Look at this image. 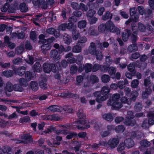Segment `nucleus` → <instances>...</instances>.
I'll return each mask as SVG.
<instances>
[{
    "instance_id": "5fc2aeb1",
    "label": "nucleus",
    "mask_w": 154,
    "mask_h": 154,
    "mask_svg": "<svg viewBox=\"0 0 154 154\" xmlns=\"http://www.w3.org/2000/svg\"><path fill=\"white\" fill-rule=\"evenodd\" d=\"M90 79L92 83L94 84L98 82L99 81V79L98 77L95 75H92L91 76Z\"/></svg>"
},
{
    "instance_id": "e2e57ef3",
    "label": "nucleus",
    "mask_w": 154,
    "mask_h": 154,
    "mask_svg": "<svg viewBox=\"0 0 154 154\" xmlns=\"http://www.w3.org/2000/svg\"><path fill=\"white\" fill-rule=\"evenodd\" d=\"M76 146L73 148L75 152L77 154H78L79 152V148L81 146V143L80 142H77L76 144Z\"/></svg>"
},
{
    "instance_id": "4d7b16f0",
    "label": "nucleus",
    "mask_w": 154,
    "mask_h": 154,
    "mask_svg": "<svg viewBox=\"0 0 154 154\" xmlns=\"http://www.w3.org/2000/svg\"><path fill=\"white\" fill-rule=\"evenodd\" d=\"M125 145L123 142L121 143L117 148V150L119 152H121L125 148Z\"/></svg>"
},
{
    "instance_id": "13d9d810",
    "label": "nucleus",
    "mask_w": 154,
    "mask_h": 154,
    "mask_svg": "<svg viewBox=\"0 0 154 154\" xmlns=\"http://www.w3.org/2000/svg\"><path fill=\"white\" fill-rule=\"evenodd\" d=\"M141 125L143 128H147L149 127V125L147 119H144Z\"/></svg>"
},
{
    "instance_id": "6ab92c4d",
    "label": "nucleus",
    "mask_w": 154,
    "mask_h": 154,
    "mask_svg": "<svg viewBox=\"0 0 154 154\" xmlns=\"http://www.w3.org/2000/svg\"><path fill=\"white\" fill-rule=\"evenodd\" d=\"M14 85L10 82H8L6 84V85L5 88V91L11 92L14 90Z\"/></svg>"
},
{
    "instance_id": "7ed1b4c3",
    "label": "nucleus",
    "mask_w": 154,
    "mask_h": 154,
    "mask_svg": "<svg viewBox=\"0 0 154 154\" xmlns=\"http://www.w3.org/2000/svg\"><path fill=\"white\" fill-rule=\"evenodd\" d=\"M21 141L23 143L27 144L32 143L33 142L32 136L26 134H24L22 136Z\"/></svg>"
},
{
    "instance_id": "c85d7f7f",
    "label": "nucleus",
    "mask_w": 154,
    "mask_h": 154,
    "mask_svg": "<svg viewBox=\"0 0 154 154\" xmlns=\"http://www.w3.org/2000/svg\"><path fill=\"white\" fill-rule=\"evenodd\" d=\"M112 14H110L109 11H107L102 17V19L103 20H106L108 19H111L112 17Z\"/></svg>"
},
{
    "instance_id": "a18cd8bd",
    "label": "nucleus",
    "mask_w": 154,
    "mask_h": 154,
    "mask_svg": "<svg viewBox=\"0 0 154 154\" xmlns=\"http://www.w3.org/2000/svg\"><path fill=\"white\" fill-rule=\"evenodd\" d=\"M18 81L19 84L21 85L22 86L26 87L27 85V81L26 80L23 78H21L18 79Z\"/></svg>"
},
{
    "instance_id": "bf43d9fd",
    "label": "nucleus",
    "mask_w": 154,
    "mask_h": 154,
    "mask_svg": "<svg viewBox=\"0 0 154 154\" xmlns=\"http://www.w3.org/2000/svg\"><path fill=\"white\" fill-rule=\"evenodd\" d=\"M135 116L134 115V112L132 111H128L127 113V115L126 117V119H133L134 118Z\"/></svg>"
},
{
    "instance_id": "69168bd1",
    "label": "nucleus",
    "mask_w": 154,
    "mask_h": 154,
    "mask_svg": "<svg viewBox=\"0 0 154 154\" xmlns=\"http://www.w3.org/2000/svg\"><path fill=\"white\" fill-rule=\"evenodd\" d=\"M49 118L50 119V120L57 121L60 119V118L56 114L49 115Z\"/></svg>"
},
{
    "instance_id": "f03ea898",
    "label": "nucleus",
    "mask_w": 154,
    "mask_h": 154,
    "mask_svg": "<svg viewBox=\"0 0 154 154\" xmlns=\"http://www.w3.org/2000/svg\"><path fill=\"white\" fill-rule=\"evenodd\" d=\"M107 30H109L110 32L116 33V34H120V30L117 27L114 26V24L110 20L108 21L106 23Z\"/></svg>"
},
{
    "instance_id": "423d86ee",
    "label": "nucleus",
    "mask_w": 154,
    "mask_h": 154,
    "mask_svg": "<svg viewBox=\"0 0 154 154\" xmlns=\"http://www.w3.org/2000/svg\"><path fill=\"white\" fill-rule=\"evenodd\" d=\"M54 68H55V65L53 64L45 63L43 65V68L44 71L47 73L50 72L52 69H54Z\"/></svg>"
},
{
    "instance_id": "4be33fe9",
    "label": "nucleus",
    "mask_w": 154,
    "mask_h": 154,
    "mask_svg": "<svg viewBox=\"0 0 154 154\" xmlns=\"http://www.w3.org/2000/svg\"><path fill=\"white\" fill-rule=\"evenodd\" d=\"M47 109L51 111L59 112L61 111V108L57 105H54L49 106Z\"/></svg>"
},
{
    "instance_id": "a878e982",
    "label": "nucleus",
    "mask_w": 154,
    "mask_h": 154,
    "mask_svg": "<svg viewBox=\"0 0 154 154\" xmlns=\"http://www.w3.org/2000/svg\"><path fill=\"white\" fill-rule=\"evenodd\" d=\"M41 48L42 52L45 53L47 51L51 49V46L49 44H44L42 45Z\"/></svg>"
},
{
    "instance_id": "de8ad7c7",
    "label": "nucleus",
    "mask_w": 154,
    "mask_h": 154,
    "mask_svg": "<svg viewBox=\"0 0 154 154\" xmlns=\"http://www.w3.org/2000/svg\"><path fill=\"white\" fill-rule=\"evenodd\" d=\"M98 29L99 31L103 32L107 30V26L106 24H102L100 25L98 27Z\"/></svg>"
},
{
    "instance_id": "c9c22d12",
    "label": "nucleus",
    "mask_w": 154,
    "mask_h": 154,
    "mask_svg": "<svg viewBox=\"0 0 154 154\" xmlns=\"http://www.w3.org/2000/svg\"><path fill=\"white\" fill-rule=\"evenodd\" d=\"M95 56L96 59L98 60L101 61L103 58L102 52L100 50H98L96 52V54H94Z\"/></svg>"
},
{
    "instance_id": "4468645a",
    "label": "nucleus",
    "mask_w": 154,
    "mask_h": 154,
    "mask_svg": "<svg viewBox=\"0 0 154 154\" xmlns=\"http://www.w3.org/2000/svg\"><path fill=\"white\" fill-rule=\"evenodd\" d=\"M88 34L91 36H96L98 35L99 32L95 26H92L89 29Z\"/></svg>"
},
{
    "instance_id": "338daca9",
    "label": "nucleus",
    "mask_w": 154,
    "mask_h": 154,
    "mask_svg": "<svg viewBox=\"0 0 154 154\" xmlns=\"http://www.w3.org/2000/svg\"><path fill=\"white\" fill-rule=\"evenodd\" d=\"M71 7L74 9L79 10L80 9V5H79L77 3L73 2L71 4Z\"/></svg>"
},
{
    "instance_id": "b1692460",
    "label": "nucleus",
    "mask_w": 154,
    "mask_h": 154,
    "mask_svg": "<svg viewBox=\"0 0 154 154\" xmlns=\"http://www.w3.org/2000/svg\"><path fill=\"white\" fill-rule=\"evenodd\" d=\"M103 118L107 121L111 122L113 119V117L111 113H106L103 115Z\"/></svg>"
},
{
    "instance_id": "37998d69",
    "label": "nucleus",
    "mask_w": 154,
    "mask_h": 154,
    "mask_svg": "<svg viewBox=\"0 0 154 154\" xmlns=\"http://www.w3.org/2000/svg\"><path fill=\"white\" fill-rule=\"evenodd\" d=\"M24 48L23 45L20 46L15 49V53L17 54H21L23 52L24 50Z\"/></svg>"
},
{
    "instance_id": "6e6552de",
    "label": "nucleus",
    "mask_w": 154,
    "mask_h": 154,
    "mask_svg": "<svg viewBox=\"0 0 154 154\" xmlns=\"http://www.w3.org/2000/svg\"><path fill=\"white\" fill-rule=\"evenodd\" d=\"M73 28L70 30L72 31V35L73 39L77 40L80 37V33L79 30L76 29V26L73 25Z\"/></svg>"
},
{
    "instance_id": "e433bc0d",
    "label": "nucleus",
    "mask_w": 154,
    "mask_h": 154,
    "mask_svg": "<svg viewBox=\"0 0 154 154\" xmlns=\"http://www.w3.org/2000/svg\"><path fill=\"white\" fill-rule=\"evenodd\" d=\"M139 84V80L137 79H135L131 81V86L132 88H138Z\"/></svg>"
},
{
    "instance_id": "0eeeda50",
    "label": "nucleus",
    "mask_w": 154,
    "mask_h": 154,
    "mask_svg": "<svg viewBox=\"0 0 154 154\" xmlns=\"http://www.w3.org/2000/svg\"><path fill=\"white\" fill-rule=\"evenodd\" d=\"M50 57L54 60H56L60 59V56L57 51L55 49L51 50L50 52Z\"/></svg>"
},
{
    "instance_id": "9d476101",
    "label": "nucleus",
    "mask_w": 154,
    "mask_h": 154,
    "mask_svg": "<svg viewBox=\"0 0 154 154\" xmlns=\"http://www.w3.org/2000/svg\"><path fill=\"white\" fill-rule=\"evenodd\" d=\"M47 79L44 77L42 78V79L39 82L40 87L42 89L46 90L48 89V85L47 83Z\"/></svg>"
},
{
    "instance_id": "c03bdc74",
    "label": "nucleus",
    "mask_w": 154,
    "mask_h": 154,
    "mask_svg": "<svg viewBox=\"0 0 154 154\" xmlns=\"http://www.w3.org/2000/svg\"><path fill=\"white\" fill-rule=\"evenodd\" d=\"M140 144L144 147H148L150 145V143L146 140H142L140 142Z\"/></svg>"
},
{
    "instance_id": "dca6fc26",
    "label": "nucleus",
    "mask_w": 154,
    "mask_h": 154,
    "mask_svg": "<svg viewBox=\"0 0 154 154\" xmlns=\"http://www.w3.org/2000/svg\"><path fill=\"white\" fill-rule=\"evenodd\" d=\"M130 119H126L124 122L125 124L127 126H133L137 125V122L135 119L131 120Z\"/></svg>"
},
{
    "instance_id": "79ce46f5",
    "label": "nucleus",
    "mask_w": 154,
    "mask_h": 154,
    "mask_svg": "<svg viewBox=\"0 0 154 154\" xmlns=\"http://www.w3.org/2000/svg\"><path fill=\"white\" fill-rule=\"evenodd\" d=\"M87 41L86 38L85 36H83L79 39L77 43L84 47L85 45L84 44Z\"/></svg>"
},
{
    "instance_id": "052dcab7",
    "label": "nucleus",
    "mask_w": 154,
    "mask_h": 154,
    "mask_svg": "<svg viewBox=\"0 0 154 154\" xmlns=\"http://www.w3.org/2000/svg\"><path fill=\"white\" fill-rule=\"evenodd\" d=\"M95 13V11L94 10L90 9L87 12L86 16L88 17H92Z\"/></svg>"
},
{
    "instance_id": "2eb2a0df",
    "label": "nucleus",
    "mask_w": 154,
    "mask_h": 154,
    "mask_svg": "<svg viewBox=\"0 0 154 154\" xmlns=\"http://www.w3.org/2000/svg\"><path fill=\"white\" fill-rule=\"evenodd\" d=\"M139 61L137 60L136 62V63H131L129 64L127 66L129 71L131 72H133L135 73L136 72V71L135 70V66L137 65V63H138Z\"/></svg>"
},
{
    "instance_id": "4c0bfd02",
    "label": "nucleus",
    "mask_w": 154,
    "mask_h": 154,
    "mask_svg": "<svg viewBox=\"0 0 154 154\" xmlns=\"http://www.w3.org/2000/svg\"><path fill=\"white\" fill-rule=\"evenodd\" d=\"M101 79L103 82L107 83L109 82L110 80V77L108 75L104 74L102 76Z\"/></svg>"
},
{
    "instance_id": "680f3d73",
    "label": "nucleus",
    "mask_w": 154,
    "mask_h": 154,
    "mask_svg": "<svg viewBox=\"0 0 154 154\" xmlns=\"http://www.w3.org/2000/svg\"><path fill=\"white\" fill-rule=\"evenodd\" d=\"M78 69L77 67L75 65H73L70 67V73L71 74H73L76 72Z\"/></svg>"
},
{
    "instance_id": "8fccbe9b",
    "label": "nucleus",
    "mask_w": 154,
    "mask_h": 154,
    "mask_svg": "<svg viewBox=\"0 0 154 154\" xmlns=\"http://www.w3.org/2000/svg\"><path fill=\"white\" fill-rule=\"evenodd\" d=\"M131 94L132 96L131 100L132 101H134L136 100L137 97L138 96L139 94L137 91L136 90H134L131 93Z\"/></svg>"
},
{
    "instance_id": "0e129e2a",
    "label": "nucleus",
    "mask_w": 154,
    "mask_h": 154,
    "mask_svg": "<svg viewBox=\"0 0 154 154\" xmlns=\"http://www.w3.org/2000/svg\"><path fill=\"white\" fill-rule=\"evenodd\" d=\"M30 38L32 40L35 41L37 38V35L35 31H32L30 32Z\"/></svg>"
},
{
    "instance_id": "f8f14e48",
    "label": "nucleus",
    "mask_w": 154,
    "mask_h": 154,
    "mask_svg": "<svg viewBox=\"0 0 154 154\" xmlns=\"http://www.w3.org/2000/svg\"><path fill=\"white\" fill-rule=\"evenodd\" d=\"M152 85L150 76L147 77L143 79V85L145 87V88H149L151 89V86Z\"/></svg>"
},
{
    "instance_id": "f3484780",
    "label": "nucleus",
    "mask_w": 154,
    "mask_h": 154,
    "mask_svg": "<svg viewBox=\"0 0 154 154\" xmlns=\"http://www.w3.org/2000/svg\"><path fill=\"white\" fill-rule=\"evenodd\" d=\"M98 47L101 50H103L104 48H107L109 45V43L106 42H104L102 43L99 42L97 43Z\"/></svg>"
},
{
    "instance_id": "aec40b11",
    "label": "nucleus",
    "mask_w": 154,
    "mask_h": 154,
    "mask_svg": "<svg viewBox=\"0 0 154 154\" xmlns=\"http://www.w3.org/2000/svg\"><path fill=\"white\" fill-rule=\"evenodd\" d=\"M33 69L34 72H40L42 70V68L40 63L38 62H36L33 66Z\"/></svg>"
},
{
    "instance_id": "2f4dec72",
    "label": "nucleus",
    "mask_w": 154,
    "mask_h": 154,
    "mask_svg": "<svg viewBox=\"0 0 154 154\" xmlns=\"http://www.w3.org/2000/svg\"><path fill=\"white\" fill-rule=\"evenodd\" d=\"M84 69L85 72L88 73L92 70V65L91 63H87L84 65Z\"/></svg>"
},
{
    "instance_id": "473e14b6",
    "label": "nucleus",
    "mask_w": 154,
    "mask_h": 154,
    "mask_svg": "<svg viewBox=\"0 0 154 154\" xmlns=\"http://www.w3.org/2000/svg\"><path fill=\"white\" fill-rule=\"evenodd\" d=\"M14 90L15 91L22 92L23 89L21 85L20 84H16L14 85Z\"/></svg>"
},
{
    "instance_id": "9b49d317",
    "label": "nucleus",
    "mask_w": 154,
    "mask_h": 154,
    "mask_svg": "<svg viewBox=\"0 0 154 154\" xmlns=\"http://www.w3.org/2000/svg\"><path fill=\"white\" fill-rule=\"evenodd\" d=\"M26 68L24 66H22L17 69H14V71L16 74L22 76L24 74Z\"/></svg>"
},
{
    "instance_id": "20e7f679",
    "label": "nucleus",
    "mask_w": 154,
    "mask_h": 154,
    "mask_svg": "<svg viewBox=\"0 0 154 154\" xmlns=\"http://www.w3.org/2000/svg\"><path fill=\"white\" fill-rule=\"evenodd\" d=\"M119 143V140L118 138H114L110 139L107 142V144L111 149L116 147Z\"/></svg>"
},
{
    "instance_id": "864d4df0",
    "label": "nucleus",
    "mask_w": 154,
    "mask_h": 154,
    "mask_svg": "<svg viewBox=\"0 0 154 154\" xmlns=\"http://www.w3.org/2000/svg\"><path fill=\"white\" fill-rule=\"evenodd\" d=\"M125 128L124 126L119 125L116 127L115 128V131L117 132L120 133L123 132L125 130Z\"/></svg>"
},
{
    "instance_id": "58836bf2",
    "label": "nucleus",
    "mask_w": 154,
    "mask_h": 154,
    "mask_svg": "<svg viewBox=\"0 0 154 154\" xmlns=\"http://www.w3.org/2000/svg\"><path fill=\"white\" fill-rule=\"evenodd\" d=\"M63 39L65 43L67 45H69L72 41V39L70 36L66 34H65L63 36Z\"/></svg>"
},
{
    "instance_id": "393cba45",
    "label": "nucleus",
    "mask_w": 154,
    "mask_h": 154,
    "mask_svg": "<svg viewBox=\"0 0 154 154\" xmlns=\"http://www.w3.org/2000/svg\"><path fill=\"white\" fill-rule=\"evenodd\" d=\"M82 47L83 46L77 43L76 45L73 47L72 51L75 53L80 52L81 51Z\"/></svg>"
},
{
    "instance_id": "49530a36",
    "label": "nucleus",
    "mask_w": 154,
    "mask_h": 154,
    "mask_svg": "<svg viewBox=\"0 0 154 154\" xmlns=\"http://www.w3.org/2000/svg\"><path fill=\"white\" fill-rule=\"evenodd\" d=\"M140 56V54L139 52H136L132 53L130 58L131 60H136L139 58Z\"/></svg>"
},
{
    "instance_id": "09e8293b",
    "label": "nucleus",
    "mask_w": 154,
    "mask_h": 154,
    "mask_svg": "<svg viewBox=\"0 0 154 154\" xmlns=\"http://www.w3.org/2000/svg\"><path fill=\"white\" fill-rule=\"evenodd\" d=\"M110 89L108 87L103 86L102 88L101 93L102 94L107 95Z\"/></svg>"
},
{
    "instance_id": "cd10ccee",
    "label": "nucleus",
    "mask_w": 154,
    "mask_h": 154,
    "mask_svg": "<svg viewBox=\"0 0 154 154\" xmlns=\"http://www.w3.org/2000/svg\"><path fill=\"white\" fill-rule=\"evenodd\" d=\"M19 8L22 12H26L28 10V8L24 2L21 3L19 5Z\"/></svg>"
},
{
    "instance_id": "1a4fd4ad",
    "label": "nucleus",
    "mask_w": 154,
    "mask_h": 154,
    "mask_svg": "<svg viewBox=\"0 0 154 154\" xmlns=\"http://www.w3.org/2000/svg\"><path fill=\"white\" fill-rule=\"evenodd\" d=\"M98 50L97 49V46L95 44L94 42H91L88 48V51L89 53L93 55L96 54V52Z\"/></svg>"
},
{
    "instance_id": "a211bd4d",
    "label": "nucleus",
    "mask_w": 154,
    "mask_h": 154,
    "mask_svg": "<svg viewBox=\"0 0 154 154\" xmlns=\"http://www.w3.org/2000/svg\"><path fill=\"white\" fill-rule=\"evenodd\" d=\"M124 143L128 148H130L133 147L134 145L133 140L131 139H128L125 140Z\"/></svg>"
},
{
    "instance_id": "3c124183",
    "label": "nucleus",
    "mask_w": 154,
    "mask_h": 154,
    "mask_svg": "<svg viewBox=\"0 0 154 154\" xmlns=\"http://www.w3.org/2000/svg\"><path fill=\"white\" fill-rule=\"evenodd\" d=\"M138 29L140 31L145 33L146 26L140 22L138 23Z\"/></svg>"
},
{
    "instance_id": "f257e3e1",
    "label": "nucleus",
    "mask_w": 154,
    "mask_h": 154,
    "mask_svg": "<svg viewBox=\"0 0 154 154\" xmlns=\"http://www.w3.org/2000/svg\"><path fill=\"white\" fill-rule=\"evenodd\" d=\"M120 95L119 94H113L111 99L108 100L107 105L112 106L116 109L120 108L122 106L120 101Z\"/></svg>"
},
{
    "instance_id": "72a5a7b5",
    "label": "nucleus",
    "mask_w": 154,
    "mask_h": 154,
    "mask_svg": "<svg viewBox=\"0 0 154 154\" xmlns=\"http://www.w3.org/2000/svg\"><path fill=\"white\" fill-rule=\"evenodd\" d=\"M152 11L149 8H146L144 10V14L145 15L146 17H148L149 18H152Z\"/></svg>"
},
{
    "instance_id": "7c9ffc66",
    "label": "nucleus",
    "mask_w": 154,
    "mask_h": 154,
    "mask_svg": "<svg viewBox=\"0 0 154 154\" xmlns=\"http://www.w3.org/2000/svg\"><path fill=\"white\" fill-rule=\"evenodd\" d=\"M154 28L149 24H147L146 26L145 34L148 35L151 33L154 30Z\"/></svg>"
},
{
    "instance_id": "bb28decb",
    "label": "nucleus",
    "mask_w": 154,
    "mask_h": 154,
    "mask_svg": "<svg viewBox=\"0 0 154 154\" xmlns=\"http://www.w3.org/2000/svg\"><path fill=\"white\" fill-rule=\"evenodd\" d=\"M2 75L4 76L7 77L8 78L12 76L13 75V71L11 70H6L2 72Z\"/></svg>"
},
{
    "instance_id": "f704fd0d",
    "label": "nucleus",
    "mask_w": 154,
    "mask_h": 154,
    "mask_svg": "<svg viewBox=\"0 0 154 154\" xmlns=\"http://www.w3.org/2000/svg\"><path fill=\"white\" fill-rule=\"evenodd\" d=\"M54 47L57 49H58L59 51V53L61 54L63 51H65V48L62 45H59L58 44H55L54 45Z\"/></svg>"
},
{
    "instance_id": "412c9836",
    "label": "nucleus",
    "mask_w": 154,
    "mask_h": 154,
    "mask_svg": "<svg viewBox=\"0 0 154 154\" xmlns=\"http://www.w3.org/2000/svg\"><path fill=\"white\" fill-rule=\"evenodd\" d=\"M152 89L149 88H145V91H143L142 93V98L145 99L147 98L149 95L152 92Z\"/></svg>"
},
{
    "instance_id": "ea45409f",
    "label": "nucleus",
    "mask_w": 154,
    "mask_h": 154,
    "mask_svg": "<svg viewBox=\"0 0 154 154\" xmlns=\"http://www.w3.org/2000/svg\"><path fill=\"white\" fill-rule=\"evenodd\" d=\"M142 108V106L140 103L137 102L135 103L134 106V109L136 112H140L141 111Z\"/></svg>"
},
{
    "instance_id": "5701e85b",
    "label": "nucleus",
    "mask_w": 154,
    "mask_h": 154,
    "mask_svg": "<svg viewBox=\"0 0 154 154\" xmlns=\"http://www.w3.org/2000/svg\"><path fill=\"white\" fill-rule=\"evenodd\" d=\"M138 49L137 44H132L128 46V50L130 52L137 51Z\"/></svg>"
},
{
    "instance_id": "ddd939ff",
    "label": "nucleus",
    "mask_w": 154,
    "mask_h": 154,
    "mask_svg": "<svg viewBox=\"0 0 154 154\" xmlns=\"http://www.w3.org/2000/svg\"><path fill=\"white\" fill-rule=\"evenodd\" d=\"M131 31L129 29H125L122 33V37L123 40L124 42L127 41L129 37L131 35Z\"/></svg>"
},
{
    "instance_id": "a19ab883",
    "label": "nucleus",
    "mask_w": 154,
    "mask_h": 154,
    "mask_svg": "<svg viewBox=\"0 0 154 154\" xmlns=\"http://www.w3.org/2000/svg\"><path fill=\"white\" fill-rule=\"evenodd\" d=\"M86 20H81L78 22V26L80 29H84L86 27Z\"/></svg>"
},
{
    "instance_id": "774afa93",
    "label": "nucleus",
    "mask_w": 154,
    "mask_h": 154,
    "mask_svg": "<svg viewBox=\"0 0 154 154\" xmlns=\"http://www.w3.org/2000/svg\"><path fill=\"white\" fill-rule=\"evenodd\" d=\"M137 8L134 7L131 8L130 9V14L131 16H134L137 14Z\"/></svg>"
},
{
    "instance_id": "603ef678",
    "label": "nucleus",
    "mask_w": 154,
    "mask_h": 154,
    "mask_svg": "<svg viewBox=\"0 0 154 154\" xmlns=\"http://www.w3.org/2000/svg\"><path fill=\"white\" fill-rule=\"evenodd\" d=\"M33 5L35 6H40L45 0H31Z\"/></svg>"
},
{
    "instance_id": "c756f323",
    "label": "nucleus",
    "mask_w": 154,
    "mask_h": 154,
    "mask_svg": "<svg viewBox=\"0 0 154 154\" xmlns=\"http://www.w3.org/2000/svg\"><path fill=\"white\" fill-rule=\"evenodd\" d=\"M30 84L31 88L32 90L36 91L38 90V86L37 82L34 81H31Z\"/></svg>"
},
{
    "instance_id": "6e6d98bb",
    "label": "nucleus",
    "mask_w": 154,
    "mask_h": 154,
    "mask_svg": "<svg viewBox=\"0 0 154 154\" xmlns=\"http://www.w3.org/2000/svg\"><path fill=\"white\" fill-rule=\"evenodd\" d=\"M25 78L28 81H30L32 77V73L29 71H26L25 72Z\"/></svg>"
},
{
    "instance_id": "39448f33",
    "label": "nucleus",
    "mask_w": 154,
    "mask_h": 154,
    "mask_svg": "<svg viewBox=\"0 0 154 154\" xmlns=\"http://www.w3.org/2000/svg\"><path fill=\"white\" fill-rule=\"evenodd\" d=\"M73 24L72 23H63L60 25L58 28L59 30L64 31L66 30V29L70 30L73 28Z\"/></svg>"
}]
</instances>
